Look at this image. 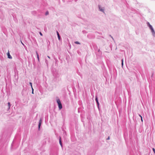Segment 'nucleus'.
I'll use <instances>...</instances> for the list:
<instances>
[{"label": "nucleus", "instance_id": "17", "mask_svg": "<svg viewBox=\"0 0 155 155\" xmlns=\"http://www.w3.org/2000/svg\"><path fill=\"white\" fill-rule=\"evenodd\" d=\"M141 120L142 122H143V119H142V117H141Z\"/></svg>", "mask_w": 155, "mask_h": 155}, {"label": "nucleus", "instance_id": "12", "mask_svg": "<svg viewBox=\"0 0 155 155\" xmlns=\"http://www.w3.org/2000/svg\"><path fill=\"white\" fill-rule=\"evenodd\" d=\"M48 14H49V12H48V11H47V12H46V13H45V15H48Z\"/></svg>", "mask_w": 155, "mask_h": 155}, {"label": "nucleus", "instance_id": "4", "mask_svg": "<svg viewBox=\"0 0 155 155\" xmlns=\"http://www.w3.org/2000/svg\"><path fill=\"white\" fill-rule=\"evenodd\" d=\"M148 24L149 25V27H150V28L151 29L152 31H154V30H153V27H152V26L149 23H148Z\"/></svg>", "mask_w": 155, "mask_h": 155}, {"label": "nucleus", "instance_id": "6", "mask_svg": "<svg viewBox=\"0 0 155 155\" xmlns=\"http://www.w3.org/2000/svg\"><path fill=\"white\" fill-rule=\"evenodd\" d=\"M57 35H58V39L59 40H60V35H59V34L58 32V31H57Z\"/></svg>", "mask_w": 155, "mask_h": 155}, {"label": "nucleus", "instance_id": "15", "mask_svg": "<svg viewBox=\"0 0 155 155\" xmlns=\"http://www.w3.org/2000/svg\"><path fill=\"white\" fill-rule=\"evenodd\" d=\"M30 84L31 85V87H32V83L31 82H30Z\"/></svg>", "mask_w": 155, "mask_h": 155}, {"label": "nucleus", "instance_id": "21", "mask_svg": "<svg viewBox=\"0 0 155 155\" xmlns=\"http://www.w3.org/2000/svg\"><path fill=\"white\" fill-rule=\"evenodd\" d=\"M21 44L23 45H24V44L22 42V41H21Z\"/></svg>", "mask_w": 155, "mask_h": 155}, {"label": "nucleus", "instance_id": "8", "mask_svg": "<svg viewBox=\"0 0 155 155\" xmlns=\"http://www.w3.org/2000/svg\"><path fill=\"white\" fill-rule=\"evenodd\" d=\"M36 54H37V58L38 59V61H39V57L38 54V53L37 52H36Z\"/></svg>", "mask_w": 155, "mask_h": 155}, {"label": "nucleus", "instance_id": "7", "mask_svg": "<svg viewBox=\"0 0 155 155\" xmlns=\"http://www.w3.org/2000/svg\"><path fill=\"white\" fill-rule=\"evenodd\" d=\"M59 143H60V144L61 145V147H62L61 138V137H60V138H59Z\"/></svg>", "mask_w": 155, "mask_h": 155}, {"label": "nucleus", "instance_id": "11", "mask_svg": "<svg viewBox=\"0 0 155 155\" xmlns=\"http://www.w3.org/2000/svg\"><path fill=\"white\" fill-rule=\"evenodd\" d=\"M121 61H122L121 64H122V66H123V59H122V60Z\"/></svg>", "mask_w": 155, "mask_h": 155}, {"label": "nucleus", "instance_id": "14", "mask_svg": "<svg viewBox=\"0 0 155 155\" xmlns=\"http://www.w3.org/2000/svg\"><path fill=\"white\" fill-rule=\"evenodd\" d=\"M39 34L41 36H42V34L41 32H40Z\"/></svg>", "mask_w": 155, "mask_h": 155}, {"label": "nucleus", "instance_id": "19", "mask_svg": "<svg viewBox=\"0 0 155 155\" xmlns=\"http://www.w3.org/2000/svg\"><path fill=\"white\" fill-rule=\"evenodd\" d=\"M110 139V137H109L108 138H107V140H109Z\"/></svg>", "mask_w": 155, "mask_h": 155}, {"label": "nucleus", "instance_id": "22", "mask_svg": "<svg viewBox=\"0 0 155 155\" xmlns=\"http://www.w3.org/2000/svg\"><path fill=\"white\" fill-rule=\"evenodd\" d=\"M48 58H50V57L49 56H48Z\"/></svg>", "mask_w": 155, "mask_h": 155}, {"label": "nucleus", "instance_id": "13", "mask_svg": "<svg viewBox=\"0 0 155 155\" xmlns=\"http://www.w3.org/2000/svg\"><path fill=\"white\" fill-rule=\"evenodd\" d=\"M152 149L154 153L155 154V149L154 148H153Z\"/></svg>", "mask_w": 155, "mask_h": 155}, {"label": "nucleus", "instance_id": "5", "mask_svg": "<svg viewBox=\"0 0 155 155\" xmlns=\"http://www.w3.org/2000/svg\"><path fill=\"white\" fill-rule=\"evenodd\" d=\"M95 100H96V102H97V103L98 106H99V102L98 101V99H97V97H96Z\"/></svg>", "mask_w": 155, "mask_h": 155}, {"label": "nucleus", "instance_id": "20", "mask_svg": "<svg viewBox=\"0 0 155 155\" xmlns=\"http://www.w3.org/2000/svg\"><path fill=\"white\" fill-rule=\"evenodd\" d=\"M139 116H140L141 118V117H142V116H141L140 115V114H139Z\"/></svg>", "mask_w": 155, "mask_h": 155}, {"label": "nucleus", "instance_id": "9", "mask_svg": "<svg viewBox=\"0 0 155 155\" xmlns=\"http://www.w3.org/2000/svg\"><path fill=\"white\" fill-rule=\"evenodd\" d=\"M8 108L9 109L11 106L10 103V102H8Z\"/></svg>", "mask_w": 155, "mask_h": 155}, {"label": "nucleus", "instance_id": "3", "mask_svg": "<svg viewBox=\"0 0 155 155\" xmlns=\"http://www.w3.org/2000/svg\"><path fill=\"white\" fill-rule=\"evenodd\" d=\"M7 55H8V58H9V59H12V56L10 55V53L9 52H8V53H7Z\"/></svg>", "mask_w": 155, "mask_h": 155}, {"label": "nucleus", "instance_id": "18", "mask_svg": "<svg viewBox=\"0 0 155 155\" xmlns=\"http://www.w3.org/2000/svg\"><path fill=\"white\" fill-rule=\"evenodd\" d=\"M99 8L100 9V10H101V11H103V9H100V7H99Z\"/></svg>", "mask_w": 155, "mask_h": 155}, {"label": "nucleus", "instance_id": "1", "mask_svg": "<svg viewBox=\"0 0 155 155\" xmlns=\"http://www.w3.org/2000/svg\"><path fill=\"white\" fill-rule=\"evenodd\" d=\"M57 102L58 104V107L59 109H61L62 108V106L61 101L59 99H58L57 100Z\"/></svg>", "mask_w": 155, "mask_h": 155}, {"label": "nucleus", "instance_id": "10", "mask_svg": "<svg viewBox=\"0 0 155 155\" xmlns=\"http://www.w3.org/2000/svg\"><path fill=\"white\" fill-rule=\"evenodd\" d=\"M75 43L77 44H80V43L78 41H76L74 42Z\"/></svg>", "mask_w": 155, "mask_h": 155}, {"label": "nucleus", "instance_id": "2", "mask_svg": "<svg viewBox=\"0 0 155 155\" xmlns=\"http://www.w3.org/2000/svg\"><path fill=\"white\" fill-rule=\"evenodd\" d=\"M41 122H42V120H41V119L40 120H39V124H38V128H39V129H40V127L41 126Z\"/></svg>", "mask_w": 155, "mask_h": 155}, {"label": "nucleus", "instance_id": "16", "mask_svg": "<svg viewBox=\"0 0 155 155\" xmlns=\"http://www.w3.org/2000/svg\"><path fill=\"white\" fill-rule=\"evenodd\" d=\"M32 94H33L34 93H33V89L32 87Z\"/></svg>", "mask_w": 155, "mask_h": 155}]
</instances>
